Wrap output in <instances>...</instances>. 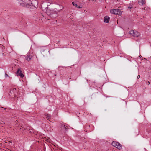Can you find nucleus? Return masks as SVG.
I'll return each mask as SVG.
<instances>
[{"label":"nucleus","instance_id":"obj_24","mask_svg":"<svg viewBox=\"0 0 151 151\" xmlns=\"http://www.w3.org/2000/svg\"><path fill=\"white\" fill-rule=\"evenodd\" d=\"M139 57H141V55H140V56H139Z\"/></svg>","mask_w":151,"mask_h":151},{"label":"nucleus","instance_id":"obj_6","mask_svg":"<svg viewBox=\"0 0 151 151\" xmlns=\"http://www.w3.org/2000/svg\"><path fill=\"white\" fill-rule=\"evenodd\" d=\"M32 57V55H31L30 52L28 53L26 57V59L28 61L30 60Z\"/></svg>","mask_w":151,"mask_h":151},{"label":"nucleus","instance_id":"obj_2","mask_svg":"<svg viewBox=\"0 0 151 151\" xmlns=\"http://www.w3.org/2000/svg\"><path fill=\"white\" fill-rule=\"evenodd\" d=\"M110 12L111 14L118 15H122V12L120 10V9H111L110 10Z\"/></svg>","mask_w":151,"mask_h":151},{"label":"nucleus","instance_id":"obj_3","mask_svg":"<svg viewBox=\"0 0 151 151\" xmlns=\"http://www.w3.org/2000/svg\"><path fill=\"white\" fill-rule=\"evenodd\" d=\"M129 33L134 37H138L140 35V33L135 29L131 30L129 31Z\"/></svg>","mask_w":151,"mask_h":151},{"label":"nucleus","instance_id":"obj_11","mask_svg":"<svg viewBox=\"0 0 151 151\" xmlns=\"http://www.w3.org/2000/svg\"><path fill=\"white\" fill-rule=\"evenodd\" d=\"M139 3L140 5H143L145 4V1L144 0H139Z\"/></svg>","mask_w":151,"mask_h":151},{"label":"nucleus","instance_id":"obj_15","mask_svg":"<svg viewBox=\"0 0 151 151\" xmlns=\"http://www.w3.org/2000/svg\"><path fill=\"white\" fill-rule=\"evenodd\" d=\"M76 7L78 8H82V6H78V5H77V7Z\"/></svg>","mask_w":151,"mask_h":151},{"label":"nucleus","instance_id":"obj_23","mask_svg":"<svg viewBox=\"0 0 151 151\" xmlns=\"http://www.w3.org/2000/svg\"><path fill=\"white\" fill-rule=\"evenodd\" d=\"M93 1H96V0H93Z\"/></svg>","mask_w":151,"mask_h":151},{"label":"nucleus","instance_id":"obj_21","mask_svg":"<svg viewBox=\"0 0 151 151\" xmlns=\"http://www.w3.org/2000/svg\"><path fill=\"white\" fill-rule=\"evenodd\" d=\"M147 82L149 83V84H150L149 82L148 81H147Z\"/></svg>","mask_w":151,"mask_h":151},{"label":"nucleus","instance_id":"obj_10","mask_svg":"<svg viewBox=\"0 0 151 151\" xmlns=\"http://www.w3.org/2000/svg\"><path fill=\"white\" fill-rule=\"evenodd\" d=\"M109 20V18L108 17H105L104 18V22L106 23H108Z\"/></svg>","mask_w":151,"mask_h":151},{"label":"nucleus","instance_id":"obj_8","mask_svg":"<svg viewBox=\"0 0 151 151\" xmlns=\"http://www.w3.org/2000/svg\"><path fill=\"white\" fill-rule=\"evenodd\" d=\"M31 3H32L30 4V6H32L34 7H35L38 4V2L37 1L35 0H31Z\"/></svg>","mask_w":151,"mask_h":151},{"label":"nucleus","instance_id":"obj_9","mask_svg":"<svg viewBox=\"0 0 151 151\" xmlns=\"http://www.w3.org/2000/svg\"><path fill=\"white\" fill-rule=\"evenodd\" d=\"M24 0H19V3L20 5L23 6H25L26 4L24 2Z\"/></svg>","mask_w":151,"mask_h":151},{"label":"nucleus","instance_id":"obj_7","mask_svg":"<svg viewBox=\"0 0 151 151\" xmlns=\"http://www.w3.org/2000/svg\"><path fill=\"white\" fill-rule=\"evenodd\" d=\"M24 2L26 4V7H29L30 6V4H32L31 3V0H24Z\"/></svg>","mask_w":151,"mask_h":151},{"label":"nucleus","instance_id":"obj_5","mask_svg":"<svg viewBox=\"0 0 151 151\" xmlns=\"http://www.w3.org/2000/svg\"><path fill=\"white\" fill-rule=\"evenodd\" d=\"M17 76H20L21 77L23 78L24 76L22 74V71L19 69H18L16 73Z\"/></svg>","mask_w":151,"mask_h":151},{"label":"nucleus","instance_id":"obj_18","mask_svg":"<svg viewBox=\"0 0 151 151\" xmlns=\"http://www.w3.org/2000/svg\"><path fill=\"white\" fill-rule=\"evenodd\" d=\"M7 76H8V75L6 73L5 74V77H6Z\"/></svg>","mask_w":151,"mask_h":151},{"label":"nucleus","instance_id":"obj_1","mask_svg":"<svg viewBox=\"0 0 151 151\" xmlns=\"http://www.w3.org/2000/svg\"><path fill=\"white\" fill-rule=\"evenodd\" d=\"M63 6L58 4L57 8H55L52 10L48 9L47 11L48 14L50 17H56L58 15V13L63 9Z\"/></svg>","mask_w":151,"mask_h":151},{"label":"nucleus","instance_id":"obj_19","mask_svg":"<svg viewBox=\"0 0 151 151\" xmlns=\"http://www.w3.org/2000/svg\"><path fill=\"white\" fill-rule=\"evenodd\" d=\"M8 142L9 143V144H10V143H12V142H11V141H9V142Z\"/></svg>","mask_w":151,"mask_h":151},{"label":"nucleus","instance_id":"obj_16","mask_svg":"<svg viewBox=\"0 0 151 151\" xmlns=\"http://www.w3.org/2000/svg\"><path fill=\"white\" fill-rule=\"evenodd\" d=\"M140 75H138L137 76V78L138 79H139L140 78Z\"/></svg>","mask_w":151,"mask_h":151},{"label":"nucleus","instance_id":"obj_13","mask_svg":"<svg viewBox=\"0 0 151 151\" xmlns=\"http://www.w3.org/2000/svg\"><path fill=\"white\" fill-rule=\"evenodd\" d=\"M46 118L47 119L50 120L51 118L50 115L49 114H47L46 115Z\"/></svg>","mask_w":151,"mask_h":151},{"label":"nucleus","instance_id":"obj_20","mask_svg":"<svg viewBox=\"0 0 151 151\" xmlns=\"http://www.w3.org/2000/svg\"><path fill=\"white\" fill-rule=\"evenodd\" d=\"M84 12L85 13L87 12V10H84Z\"/></svg>","mask_w":151,"mask_h":151},{"label":"nucleus","instance_id":"obj_17","mask_svg":"<svg viewBox=\"0 0 151 151\" xmlns=\"http://www.w3.org/2000/svg\"><path fill=\"white\" fill-rule=\"evenodd\" d=\"M132 8V7L131 6H129L128 7V9H130Z\"/></svg>","mask_w":151,"mask_h":151},{"label":"nucleus","instance_id":"obj_12","mask_svg":"<svg viewBox=\"0 0 151 151\" xmlns=\"http://www.w3.org/2000/svg\"><path fill=\"white\" fill-rule=\"evenodd\" d=\"M67 126L65 125H62L61 126V128L64 130L66 131L67 130Z\"/></svg>","mask_w":151,"mask_h":151},{"label":"nucleus","instance_id":"obj_4","mask_svg":"<svg viewBox=\"0 0 151 151\" xmlns=\"http://www.w3.org/2000/svg\"><path fill=\"white\" fill-rule=\"evenodd\" d=\"M112 145L114 147L120 150L121 147V145L118 142L113 141L112 143Z\"/></svg>","mask_w":151,"mask_h":151},{"label":"nucleus","instance_id":"obj_22","mask_svg":"<svg viewBox=\"0 0 151 151\" xmlns=\"http://www.w3.org/2000/svg\"><path fill=\"white\" fill-rule=\"evenodd\" d=\"M143 9H145V8H143Z\"/></svg>","mask_w":151,"mask_h":151},{"label":"nucleus","instance_id":"obj_14","mask_svg":"<svg viewBox=\"0 0 151 151\" xmlns=\"http://www.w3.org/2000/svg\"><path fill=\"white\" fill-rule=\"evenodd\" d=\"M72 4L73 6H76V7H77V5L76 2H73Z\"/></svg>","mask_w":151,"mask_h":151}]
</instances>
